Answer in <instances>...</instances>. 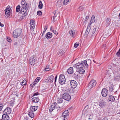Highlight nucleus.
I'll list each match as a JSON object with an SVG mask.
<instances>
[{
	"instance_id": "f257e3e1",
	"label": "nucleus",
	"mask_w": 120,
	"mask_h": 120,
	"mask_svg": "<svg viewBox=\"0 0 120 120\" xmlns=\"http://www.w3.org/2000/svg\"><path fill=\"white\" fill-rule=\"evenodd\" d=\"M21 10L19 12L20 14H22V15L20 18V20H22L24 19L27 14V11L28 8L29 6L28 4H26L25 6L23 5L22 6H21Z\"/></svg>"
},
{
	"instance_id": "f03ea898",
	"label": "nucleus",
	"mask_w": 120,
	"mask_h": 120,
	"mask_svg": "<svg viewBox=\"0 0 120 120\" xmlns=\"http://www.w3.org/2000/svg\"><path fill=\"white\" fill-rule=\"evenodd\" d=\"M22 31V30L20 28H18L15 30L13 32V35L14 37L17 38L20 35Z\"/></svg>"
},
{
	"instance_id": "7ed1b4c3",
	"label": "nucleus",
	"mask_w": 120,
	"mask_h": 120,
	"mask_svg": "<svg viewBox=\"0 0 120 120\" xmlns=\"http://www.w3.org/2000/svg\"><path fill=\"white\" fill-rule=\"evenodd\" d=\"M63 92L64 94L62 96L63 98L66 101H68L70 100L71 99V96L69 94L67 93L68 91L66 90H64Z\"/></svg>"
},
{
	"instance_id": "20e7f679",
	"label": "nucleus",
	"mask_w": 120,
	"mask_h": 120,
	"mask_svg": "<svg viewBox=\"0 0 120 120\" xmlns=\"http://www.w3.org/2000/svg\"><path fill=\"white\" fill-rule=\"evenodd\" d=\"M96 81L94 80H91L88 85L89 89H90L95 86L96 83Z\"/></svg>"
},
{
	"instance_id": "39448f33",
	"label": "nucleus",
	"mask_w": 120,
	"mask_h": 120,
	"mask_svg": "<svg viewBox=\"0 0 120 120\" xmlns=\"http://www.w3.org/2000/svg\"><path fill=\"white\" fill-rule=\"evenodd\" d=\"M59 79V82L61 84H64L65 82V77L63 75H61L60 76Z\"/></svg>"
},
{
	"instance_id": "423d86ee",
	"label": "nucleus",
	"mask_w": 120,
	"mask_h": 120,
	"mask_svg": "<svg viewBox=\"0 0 120 120\" xmlns=\"http://www.w3.org/2000/svg\"><path fill=\"white\" fill-rule=\"evenodd\" d=\"M37 60L36 57L33 56L30 57V63L31 65H34L35 64Z\"/></svg>"
},
{
	"instance_id": "0eeeda50",
	"label": "nucleus",
	"mask_w": 120,
	"mask_h": 120,
	"mask_svg": "<svg viewBox=\"0 0 120 120\" xmlns=\"http://www.w3.org/2000/svg\"><path fill=\"white\" fill-rule=\"evenodd\" d=\"M68 110H66L62 113V117L63 118L64 120H67L68 117Z\"/></svg>"
},
{
	"instance_id": "6e6552de",
	"label": "nucleus",
	"mask_w": 120,
	"mask_h": 120,
	"mask_svg": "<svg viewBox=\"0 0 120 120\" xmlns=\"http://www.w3.org/2000/svg\"><path fill=\"white\" fill-rule=\"evenodd\" d=\"M98 105L101 108H103L105 107L106 105V102L105 101L103 100H99V103Z\"/></svg>"
},
{
	"instance_id": "1a4fd4ad",
	"label": "nucleus",
	"mask_w": 120,
	"mask_h": 120,
	"mask_svg": "<svg viewBox=\"0 0 120 120\" xmlns=\"http://www.w3.org/2000/svg\"><path fill=\"white\" fill-rule=\"evenodd\" d=\"M101 93L103 96L104 97H105L108 94V90L106 88H103L102 90Z\"/></svg>"
},
{
	"instance_id": "9d476101",
	"label": "nucleus",
	"mask_w": 120,
	"mask_h": 120,
	"mask_svg": "<svg viewBox=\"0 0 120 120\" xmlns=\"http://www.w3.org/2000/svg\"><path fill=\"white\" fill-rule=\"evenodd\" d=\"M30 29L33 30L34 29L35 26V21L34 20L31 19L30 20Z\"/></svg>"
},
{
	"instance_id": "9b49d317",
	"label": "nucleus",
	"mask_w": 120,
	"mask_h": 120,
	"mask_svg": "<svg viewBox=\"0 0 120 120\" xmlns=\"http://www.w3.org/2000/svg\"><path fill=\"white\" fill-rule=\"evenodd\" d=\"M73 67L77 69L82 68L83 67L81 63L79 62L74 65Z\"/></svg>"
},
{
	"instance_id": "f8f14e48",
	"label": "nucleus",
	"mask_w": 120,
	"mask_h": 120,
	"mask_svg": "<svg viewBox=\"0 0 120 120\" xmlns=\"http://www.w3.org/2000/svg\"><path fill=\"white\" fill-rule=\"evenodd\" d=\"M71 87L75 88L77 86V82L74 80H71L70 82Z\"/></svg>"
},
{
	"instance_id": "ddd939ff",
	"label": "nucleus",
	"mask_w": 120,
	"mask_h": 120,
	"mask_svg": "<svg viewBox=\"0 0 120 120\" xmlns=\"http://www.w3.org/2000/svg\"><path fill=\"white\" fill-rule=\"evenodd\" d=\"M11 112V109L9 107L6 108L3 112V114L8 115L10 114Z\"/></svg>"
},
{
	"instance_id": "4468645a",
	"label": "nucleus",
	"mask_w": 120,
	"mask_h": 120,
	"mask_svg": "<svg viewBox=\"0 0 120 120\" xmlns=\"http://www.w3.org/2000/svg\"><path fill=\"white\" fill-rule=\"evenodd\" d=\"M83 67L85 68H87L88 66V65L87 63L86 60H85L82 61L81 62Z\"/></svg>"
},
{
	"instance_id": "2eb2a0df",
	"label": "nucleus",
	"mask_w": 120,
	"mask_h": 120,
	"mask_svg": "<svg viewBox=\"0 0 120 120\" xmlns=\"http://www.w3.org/2000/svg\"><path fill=\"white\" fill-rule=\"evenodd\" d=\"M108 100L109 102H113L115 101V99L113 96L111 95L109 96Z\"/></svg>"
},
{
	"instance_id": "dca6fc26",
	"label": "nucleus",
	"mask_w": 120,
	"mask_h": 120,
	"mask_svg": "<svg viewBox=\"0 0 120 120\" xmlns=\"http://www.w3.org/2000/svg\"><path fill=\"white\" fill-rule=\"evenodd\" d=\"M5 15L9 17V16H10V11L9 8H7L5 9Z\"/></svg>"
},
{
	"instance_id": "f3484780",
	"label": "nucleus",
	"mask_w": 120,
	"mask_h": 120,
	"mask_svg": "<svg viewBox=\"0 0 120 120\" xmlns=\"http://www.w3.org/2000/svg\"><path fill=\"white\" fill-rule=\"evenodd\" d=\"M2 119L4 120H8L9 119V117L8 114H3L2 116Z\"/></svg>"
},
{
	"instance_id": "a211bd4d",
	"label": "nucleus",
	"mask_w": 120,
	"mask_h": 120,
	"mask_svg": "<svg viewBox=\"0 0 120 120\" xmlns=\"http://www.w3.org/2000/svg\"><path fill=\"white\" fill-rule=\"evenodd\" d=\"M38 109V106H31L30 108V109L29 110L31 111H35L36 110Z\"/></svg>"
},
{
	"instance_id": "6ab92c4d",
	"label": "nucleus",
	"mask_w": 120,
	"mask_h": 120,
	"mask_svg": "<svg viewBox=\"0 0 120 120\" xmlns=\"http://www.w3.org/2000/svg\"><path fill=\"white\" fill-rule=\"evenodd\" d=\"M28 112V114L29 116L31 118H33L34 116V114L33 112L30 110H29Z\"/></svg>"
},
{
	"instance_id": "aec40b11",
	"label": "nucleus",
	"mask_w": 120,
	"mask_h": 120,
	"mask_svg": "<svg viewBox=\"0 0 120 120\" xmlns=\"http://www.w3.org/2000/svg\"><path fill=\"white\" fill-rule=\"evenodd\" d=\"M40 79V78L39 77H37L35 80L34 82L31 85H32V86H34L36 84Z\"/></svg>"
},
{
	"instance_id": "412c9836",
	"label": "nucleus",
	"mask_w": 120,
	"mask_h": 120,
	"mask_svg": "<svg viewBox=\"0 0 120 120\" xmlns=\"http://www.w3.org/2000/svg\"><path fill=\"white\" fill-rule=\"evenodd\" d=\"M91 28L90 25L88 24L85 33L86 35H87L88 34Z\"/></svg>"
},
{
	"instance_id": "4be33fe9",
	"label": "nucleus",
	"mask_w": 120,
	"mask_h": 120,
	"mask_svg": "<svg viewBox=\"0 0 120 120\" xmlns=\"http://www.w3.org/2000/svg\"><path fill=\"white\" fill-rule=\"evenodd\" d=\"M77 71L79 74H83L85 72V70L83 68H81L77 69Z\"/></svg>"
},
{
	"instance_id": "5701e85b",
	"label": "nucleus",
	"mask_w": 120,
	"mask_h": 120,
	"mask_svg": "<svg viewBox=\"0 0 120 120\" xmlns=\"http://www.w3.org/2000/svg\"><path fill=\"white\" fill-rule=\"evenodd\" d=\"M32 100L35 103H38L39 102V99L38 97H34L32 98Z\"/></svg>"
},
{
	"instance_id": "b1692460",
	"label": "nucleus",
	"mask_w": 120,
	"mask_h": 120,
	"mask_svg": "<svg viewBox=\"0 0 120 120\" xmlns=\"http://www.w3.org/2000/svg\"><path fill=\"white\" fill-rule=\"evenodd\" d=\"M95 21V17L94 15H93L91 17L90 21V23L88 24L90 25H91V24L94 22Z\"/></svg>"
},
{
	"instance_id": "393cba45",
	"label": "nucleus",
	"mask_w": 120,
	"mask_h": 120,
	"mask_svg": "<svg viewBox=\"0 0 120 120\" xmlns=\"http://www.w3.org/2000/svg\"><path fill=\"white\" fill-rule=\"evenodd\" d=\"M67 72L69 74H72L73 72V68L72 67L70 68L67 70Z\"/></svg>"
},
{
	"instance_id": "a878e982",
	"label": "nucleus",
	"mask_w": 120,
	"mask_h": 120,
	"mask_svg": "<svg viewBox=\"0 0 120 120\" xmlns=\"http://www.w3.org/2000/svg\"><path fill=\"white\" fill-rule=\"evenodd\" d=\"M52 36V33L50 32H48L45 35V37L47 38H50Z\"/></svg>"
},
{
	"instance_id": "bb28decb",
	"label": "nucleus",
	"mask_w": 120,
	"mask_h": 120,
	"mask_svg": "<svg viewBox=\"0 0 120 120\" xmlns=\"http://www.w3.org/2000/svg\"><path fill=\"white\" fill-rule=\"evenodd\" d=\"M70 34L72 37H74L75 36V30H71L69 32Z\"/></svg>"
},
{
	"instance_id": "cd10ccee",
	"label": "nucleus",
	"mask_w": 120,
	"mask_h": 120,
	"mask_svg": "<svg viewBox=\"0 0 120 120\" xmlns=\"http://www.w3.org/2000/svg\"><path fill=\"white\" fill-rule=\"evenodd\" d=\"M64 52L63 50H60L58 53V56H60L64 54Z\"/></svg>"
},
{
	"instance_id": "c85d7f7f",
	"label": "nucleus",
	"mask_w": 120,
	"mask_h": 120,
	"mask_svg": "<svg viewBox=\"0 0 120 120\" xmlns=\"http://www.w3.org/2000/svg\"><path fill=\"white\" fill-rule=\"evenodd\" d=\"M26 0H22L21 2V4L22 5L21 6H22L23 5L25 6L26 4H28V6H29L28 4L27 3H26Z\"/></svg>"
},
{
	"instance_id": "c756f323",
	"label": "nucleus",
	"mask_w": 120,
	"mask_h": 120,
	"mask_svg": "<svg viewBox=\"0 0 120 120\" xmlns=\"http://www.w3.org/2000/svg\"><path fill=\"white\" fill-rule=\"evenodd\" d=\"M54 79V76L53 75H52L49 77V79L48 80L50 82H52L53 81V80Z\"/></svg>"
},
{
	"instance_id": "7c9ffc66",
	"label": "nucleus",
	"mask_w": 120,
	"mask_h": 120,
	"mask_svg": "<svg viewBox=\"0 0 120 120\" xmlns=\"http://www.w3.org/2000/svg\"><path fill=\"white\" fill-rule=\"evenodd\" d=\"M62 98H58L57 99V104L60 103H62L63 101V99Z\"/></svg>"
},
{
	"instance_id": "2f4dec72",
	"label": "nucleus",
	"mask_w": 120,
	"mask_h": 120,
	"mask_svg": "<svg viewBox=\"0 0 120 120\" xmlns=\"http://www.w3.org/2000/svg\"><path fill=\"white\" fill-rule=\"evenodd\" d=\"M114 86L113 84L111 85L109 87V91L110 92H112L114 89L113 88Z\"/></svg>"
},
{
	"instance_id": "473e14b6",
	"label": "nucleus",
	"mask_w": 120,
	"mask_h": 120,
	"mask_svg": "<svg viewBox=\"0 0 120 120\" xmlns=\"http://www.w3.org/2000/svg\"><path fill=\"white\" fill-rule=\"evenodd\" d=\"M43 4L41 1H39V4L38 5V7L39 8L41 9L43 7Z\"/></svg>"
},
{
	"instance_id": "72a5a7b5",
	"label": "nucleus",
	"mask_w": 120,
	"mask_h": 120,
	"mask_svg": "<svg viewBox=\"0 0 120 120\" xmlns=\"http://www.w3.org/2000/svg\"><path fill=\"white\" fill-rule=\"evenodd\" d=\"M20 84L22 86L26 85V80L24 79L23 81L20 83Z\"/></svg>"
},
{
	"instance_id": "f704fd0d",
	"label": "nucleus",
	"mask_w": 120,
	"mask_h": 120,
	"mask_svg": "<svg viewBox=\"0 0 120 120\" xmlns=\"http://www.w3.org/2000/svg\"><path fill=\"white\" fill-rule=\"evenodd\" d=\"M57 103H56L52 104L51 105V108L54 109L56 108L57 107Z\"/></svg>"
},
{
	"instance_id": "c9c22d12",
	"label": "nucleus",
	"mask_w": 120,
	"mask_h": 120,
	"mask_svg": "<svg viewBox=\"0 0 120 120\" xmlns=\"http://www.w3.org/2000/svg\"><path fill=\"white\" fill-rule=\"evenodd\" d=\"M110 20L108 18H107L105 22L106 23V25L107 26H109L110 24Z\"/></svg>"
},
{
	"instance_id": "e433bc0d",
	"label": "nucleus",
	"mask_w": 120,
	"mask_h": 120,
	"mask_svg": "<svg viewBox=\"0 0 120 120\" xmlns=\"http://www.w3.org/2000/svg\"><path fill=\"white\" fill-rule=\"evenodd\" d=\"M84 7L83 6H80L78 9V11H82L83 10V9H84Z\"/></svg>"
},
{
	"instance_id": "4c0bfd02",
	"label": "nucleus",
	"mask_w": 120,
	"mask_h": 120,
	"mask_svg": "<svg viewBox=\"0 0 120 120\" xmlns=\"http://www.w3.org/2000/svg\"><path fill=\"white\" fill-rule=\"evenodd\" d=\"M86 107L87 106H86L83 110V112H84L85 113H87L89 112L88 109Z\"/></svg>"
},
{
	"instance_id": "58836bf2",
	"label": "nucleus",
	"mask_w": 120,
	"mask_h": 120,
	"mask_svg": "<svg viewBox=\"0 0 120 120\" xmlns=\"http://www.w3.org/2000/svg\"><path fill=\"white\" fill-rule=\"evenodd\" d=\"M20 6L19 5H18L16 7V11L17 12H18L20 11Z\"/></svg>"
},
{
	"instance_id": "ea45409f",
	"label": "nucleus",
	"mask_w": 120,
	"mask_h": 120,
	"mask_svg": "<svg viewBox=\"0 0 120 120\" xmlns=\"http://www.w3.org/2000/svg\"><path fill=\"white\" fill-rule=\"evenodd\" d=\"M52 27H51L50 28V30H52V32L55 35H57L58 34L57 32L56 31L54 30H52Z\"/></svg>"
},
{
	"instance_id": "a19ab883",
	"label": "nucleus",
	"mask_w": 120,
	"mask_h": 120,
	"mask_svg": "<svg viewBox=\"0 0 120 120\" xmlns=\"http://www.w3.org/2000/svg\"><path fill=\"white\" fill-rule=\"evenodd\" d=\"M53 14L54 15L52 16L53 19V20H54L55 17L56 16V12L55 11L53 12Z\"/></svg>"
},
{
	"instance_id": "79ce46f5",
	"label": "nucleus",
	"mask_w": 120,
	"mask_h": 120,
	"mask_svg": "<svg viewBox=\"0 0 120 120\" xmlns=\"http://www.w3.org/2000/svg\"><path fill=\"white\" fill-rule=\"evenodd\" d=\"M79 45V43L78 42H76L74 44V46L75 48H76Z\"/></svg>"
},
{
	"instance_id": "37998d69",
	"label": "nucleus",
	"mask_w": 120,
	"mask_h": 120,
	"mask_svg": "<svg viewBox=\"0 0 120 120\" xmlns=\"http://www.w3.org/2000/svg\"><path fill=\"white\" fill-rule=\"evenodd\" d=\"M69 0H64L63 4L64 5H66L69 2Z\"/></svg>"
},
{
	"instance_id": "c03bdc74",
	"label": "nucleus",
	"mask_w": 120,
	"mask_h": 120,
	"mask_svg": "<svg viewBox=\"0 0 120 120\" xmlns=\"http://www.w3.org/2000/svg\"><path fill=\"white\" fill-rule=\"evenodd\" d=\"M23 120H31L29 117L26 116H25Z\"/></svg>"
},
{
	"instance_id": "a18cd8bd",
	"label": "nucleus",
	"mask_w": 120,
	"mask_h": 120,
	"mask_svg": "<svg viewBox=\"0 0 120 120\" xmlns=\"http://www.w3.org/2000/svg\"><path fill=\"white\" fill-rule=\"evenodd\" d=\"M116 55L118 57L119 56H120V48L119 51L117 52Z\"/></svg>"
},
{
	"instance_id": "49530a36",
	"label": "nucleus",
	"mask_w": 120,
	"mask_h": 120,
	"mask_svg": "<svg viewBox=\"0 0 120 120\" xmlns=\"http://www.w3.org/2000/svg\"><path fill=\"white\" fill-rule=\"evenodd\" d=\"M37 15H42V13L41 11H37Z\"/></svg>"
},
{
	"instance_id": "de8ad7c7",
	"label": "nucleus",
	"mask_w": 120,
	"mask_h": 120,
	"mask_svg": "<svg viewBox=\"0 0 120 120\" xmlns=\"http://www.w3.org/2000/svg\"><path fill=\"white\" fill-rule=\"evenodd\" d=\"M50 69V68H49V66H47L46 68H45V70L46 71H49Z\"/></svg>"
},
{
	"instance_id": "09e8293b",
	"label": "nucleus",
	"mask_w": 120,
	"mask_h": 120,
	"mask_svg": "<svg viewBox=\"0 0 120 120\" xmlns=\"http://www.w3.org/2000/svg\"><path fill=\"white\" fill-rule=\"evenodd\" d=\"M7 40L9 42H11V40L10 37H8L7 38Z\"/></svg>"
},
{
	"instance_id": "8fccbe9b",
	"label": "nucleus",
	"mask_w": 120,
	"mask_h": 120,
	"mask_svg": "<svg viewBox=\"0 0 120 120\" xmlns=\"http://www.w3.org/2000/svg\"><path fill=\"white\" fill-rule=\"evenodd\" d=\"M3 108V105L2 104H0V111L1 110L2 108Z\"/></svg>"
},
{
	"instance_id": "3c124183",
	"label": "nucleus",
	"mask_w": 120,
	"mask_h": 120,
	"mask_svg": "<svg viewBox=\"0 0 120 120\" xmlns=\"http://www.w3.org/2000/svg\"><path fill=\"white\" fill-rule=\"evenodd\" d=\"M89 18V16H86L85 19V20L86 22L87 21V20H88Z\"/></svg>"
},
{
	"instance_id": "603ef678",
	"label": "nucleus",
	"mask_w": 120,
	"mask_h": 120,
	"mask_svg": "<svg viewBox=\"0 0 120 120\" xmlns=\"http://www.w3.org/2000/svg\"><path fill=\"white\" fill-rule=\"evenodd\" d=\"M54 109L53 108H51L49 110V112H51Z\"/></svg>"
},
{
	"instance_id": "864d4df0",
	"label": "nucleus",
	"mask_w": 120,
	"mask_h": 120,
	"mask_svg": "<svg viewBox=\"0 0 120 120\" xmlns=\"http://www.w3.org/2000/svg\"><path fill=\"white\" fill-rule=\"evenodd\" d=\"M38 94H39L38 92H36L35 93H34L33 94V96H35L38 95Z\"/></svg>"
},
{
	"instance_id": "5fc2aeb1",
	"label": "nucleus",
	"mask_w": 120,
	"mask_h": 120,
	"mask_svg": "<svg viewBox=\"0 0 120 120\" xmlns=\"http://www.w3.org/2000/svg\"><path fill=\"white\" fill-rule=\"evenodd\" d=\"M96 30V29L95 28H94L93 30V32H92V34H94Z\"/></svg>"
},
{
	"instance_id": "6e6d98bb",
	"label": "nucleus",
	"mask_w": 120,
	"mask_h": 120,
	"mask_svg": "<svg viewBox=\"0 0 120 120\" xmlns=\"http://www.w3.org/2000/svg\"><path fill=\"white\" fill-rule=\"evenodd\" d=\"M44 30L46 31L47 29V27L46 26H45L44 27Z\"/></svg>"
},
{
	"instance_id": "4d7b16f0",
	"label": "nucleus",
	"mask_w": 120,
	"mask_h": 120,
	"mask_svg": "<svg viewBox=\"0 0 120 120\" xmlns=\"http://www.w3.org/2000/svg\"><path fill=\"white\" fill-rule=\"evenodd\" d=\"M56 108H57L58 111H60V107H58L57 106V107H56Z\"/></svg>"
},
{
	"instance_id": "13d9d810",
	"label": "nucleus",
	"mask_w": 120,
	"mask_h": 120,
	"mask_svg": "<svg viewBox=\"0 0 120 120\" xmlns=\"http://www.w3.org/2000/svg\"><path fill=\"white\" fill-rule=\"evenodd\" d=\"M0 26L2 27H3L4 26V24H3L1 23L0 22Z\"/></svg>"
},
{
	"instance_id": "bf43d9fd",
	"label": "nucleus",
	"mask_w": 120,
	"mask_h": 120,
	"mask_svg": "<svg viewBox=\"0 0 120 120\" xmlns=\"http://www.w3.org/2000/svg\"><path fill=\"white\" fill-rule=\"evenodd\" d=\"M57 75H56V76L55 77V82H56V79H57Z\"/></svg>"
},
{
	"instance_id": "052dcab7",
	"label": "nucleus",
	"mask_w": 120,
	"mask_h": 120,
	"mask_svg": "<svg viewBox=\"0 0 120 120\" xmlns=\"http://www.w3.org/2000/svg\"><path fill=\"white\" fill-rule=\"evenodd\" d=\"M101 120H108L105 117V118H103Z\"/></svg>"
},
{
	"instance_id": "680f3d73",
	"label": "nucleus",
	"mask_w": 120,
	"mask_h": 120,
	"mask_svg": "<svg viewBox=\"0 0 120 120\" xmlns=\"http://www.w3.org/2000/svg\"><path fill=\"white\" fill-rule=\"evenodd\" d=\"M45 31H44V30L43 31V32L42 34V36H43V35L45 33Z\"/></svg>"
},
{
	"instance_id": "e2e57ef3",
	"label": "nucleus",
	"mask_w": 120,
	"mask_h": 120,
	"mask_svg": "<svg viewBox=\"0 0 120 120\" xmlns=\"http://www.w3.org/2000/svg\"><path fill=\"white\" fill-rule=\"evenodd\" d=\"M76 73H74V74L75 75V76H74L76 77V76H77L78 75H76Z\"/></svg>"
},
{
	"instance_id": "0e129e2a",
	"label": "nucleus",
	"mask_w": 120,
	"mask_h": 120,
	"mask_svg": "<svg viewBox=\"0 0 120 120\" xmlns=\"http://www.w3.org/2000/svg\"><path fill=\"white\" fill-rule=\"evenodd\" d=\"M119 19H120V13L119 15Z\"/></svg>"
},
{
	"instance_id": "69168bd1",
	"label": "nucleus",
	"mask_w": 120,
	"mask_h": 120,
	"mask_svg": "<svg viewBox=\"0 0 120 120\" xmlns=\"http://www.w3.org/2000/svg\"><path fill=\"white\" fill-rule=\"evenodd\" d=\"M101 63H100H100H99V64H98V65H101Z\"/></svg>"
},
{
	"instance_id": "338daca9",
	"label": "nucleus",
	"mask_w": 120,
	"mask_h": 120,
	"mask_svg": "<svg viewBox=\"0 0 120 120\" xmlns=\"http://www.w3.org/2000/svg\"><path fill=\"white\" fill-rule=\"evenodd\" d=\"M93 62H94V63H95V61L94 60H93Z\"/></svg>"
},
{
	"instance_id": "774afa93",
	"label": "nucleus",
	"mask_w": 120,
	"mask_h": 120,
	"mask_svg": "<svg viewBox=\"0 0 120 120\" xmlns=\"http://www.w3.org/2000/svg\"><path fill=\"white\" fill-rule=\"evenodd\" d=\"M11 104L12 105L13 104V103H11Z\"/></svg>"
}]
</instances>
